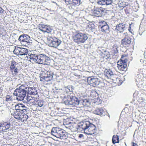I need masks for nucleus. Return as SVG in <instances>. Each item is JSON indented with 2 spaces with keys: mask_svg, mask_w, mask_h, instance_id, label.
Here are the masks:
<instances>
[{
  "mask_svg": "<svg viewBox=\"0 0 146 146\" xmlns=\"http://www.w3.org/2000/svg\"><path fill=\"white\" fill-rule=\"evenodd\" d=\"M63 100L64 103L66 105H71L75 106L78 105L80 107H88L90 105L89 100L85 99L81 100L79 97L78 98L75 96H69L64 97Z\"/></svg>",
  "mask_w": 146,
  "mask_h": 146,
  "instance_id": "obj_1",
  "label": "nucleus"
},
{
  "mask_svg": "<svg viewBox=\"0 0 146 146\" xmlns=\"http://www.w3.org/2000/svg\"><path fill=\"white\" fill-rule=\"evenodd\" d=\"M29 89V88L27 85H21L19 88H17L15 90L13 94V95L16 96L17 100H23L26 96V94H28Z\"/></svg>",
  "mask_w": 146,
  "mask_h": 146,
  "instance_id": "obj_2",
  "label": "nucleus"
},
{
  "mask_svg": "<svg viewBox=\"0 0 146 146\" xmlns=\"http://www.w3.org/2000/svg\"><path fill=\"white\" fill-rule=\"evenodd\" d=\"M88 35L86 33L79 32L73 36L74 41L77 44L84 43L88 39Z\"/></svg>",
  "mask_w": 146,
  "mask_h": 146,
  "instance_id": "obj_3",
  "label": "nucleus"
},
{
  "mask_svg": "<svg viewBox=\"0 0 146 146\" xmlns=\"http://www.w3.org/2000/svg\"><path fill=\"white\" fill-rule=\"evenodd\" d=\"M51 134L53 136L61 139H66V132L63 129L58 127H53L51 131Z\"/></svg>",
  "mask_w": 146,
  "mask_h": 146,
  "instance_id": "obj_4",
  "label": "nucleus"
},
{
  "mask_svg": "<svg viewBox=\"0 0 146 146\" xmlns=\"http://www.w3.org/2000/svg\"><path fill=\"white\" fill-rule=\"evenodd\" d=\"M53 75V73L52 72H43L40 74V80L44 81V80L47 82L50 81L52 80Z\"/></svg>",
  "mask_w": 146,
  "mask_h": 146,
  "instance_id": "obj_5",
  "label": "nucleus"
},
{
  "mask_svg": "<svg viewBox=\"0 0 146 146\" xmlns=\"http://www.w3.org/2000/svg\"><path fill=\"white\" fill-rule=\"evenodd\" d=\"M15 109L17 112L15 113V114L21 115L27 113V108L25 105L21 103L17 104L15 106Z\"/></svg>",
  "mask_w": 146,
  "mask_h": 146,
  "instance_id": "obj_6",
  "label": "nucleus"
},
{
  "mask_svg": "<svg viewBox=\"0 0 146 146\" xmlns=\"http://www.w3.org/2000/svg\"><path fill=\"white\" fill-rule=\"evenodd\" d=\"M87 81L91 86L94 87H100V85L102 83L99 79L92 77H89L88 78Z\"/></svg>",
  "mask_w": 146,
  "mask_h": 146,
  "instance_id": "obj_7",
  "label": "nucleus"
},
{
  "mask_svg": "<svg viewBox=\"0 0 146 146\" xmlns=\"http://www.w3.org/2000/svg\"><path fill=\"white\" fill-rule=\"evenodd\" d=\"M61 41L57 38H51L48 41V43L50 46L56 48L59 46Z\"/></svg>",
  "mask_w": 146,
  "mask_h": 146,
  "instance_id": "obj_8",
  "label": "nucleus"
},
{
  "mask_svg": "<svg viewBox=\"0 0 146 146\" xmlns=\"http://www.w3.org/2000/svg\"><path fill=\"white\" fill-rule=\"evenodd\" d=\"M100 25L99 28L101 29V31L106 33H108L109 31V27L107 23L104 21L100 22Z\"/></svg>",
  "mask_w": 146,
  "mask_h": 146,
  "instance_id": "obj_9",
  "label": "nucleus"
},
{
  "mask_svg": "<svg viewBox=\"0 0 146 146\" xmlns=\"http://www.w3.org/2000/svg\"><path fill=\"white\" fill-rule=\"evenodd\" d=\"M105 10L102 7L95 9L93 12L94 15L96 17H102L105 13Z\"/></svg>",
  "mask_w": 146,
  "mask_h": 146,
  "instance_id": "obj_10",
  "label": "nucleus"
},
{
  "mask_svg": "<svg viewBox=\"0 0 146 146\" xmlns=\"http://www.w3.org/2000/svg\"><path fill=\"white\" fill-rule=\"evenodd\" d=\"M41 64L44 65H49L50 62V58L44 54H41Z\"/></svg>",
  "mask_w": 146,
  "mask_h": 146,
  "instance_id": "obj_11",
  "label": "nucleus"
},
{
  "mask_svg": "<svg viewBox=\"0 0 146 146\" xmlns=\"http://www.w3.org/2000/svg\"><path fill=\"white\" fill-rule=\"evenodd\" d=\"M124 63L123 62H118L117 63V67L119 70L121 71H125L127 67L126 60L124 61Z\"/></svg>",
  "mask_w": 146,
  "mask_h": 146,
  "instance_id": "obj_12",
  "label": "nucleus"
},
{
  "mask_svg": "<svg viewBox=\"0 0 146 146\" xmlns=\"http://www.w3.org/2000/svg\"><path fill=\"white\" fill-rule=\"evenodd\" d=\"M33 41L31 39L30 37L28 35H26L23 40V41L21 42V44L24 46H27L29 44L31 45Z\"/></svg>",
  "mask_w": 146,
  "mask_h": 146,
  "instance_id": "obj_13",
  "label": "nucleus"
},
{
  "mask_svg": "<svg viewBox=\"0 0 146 146\" xmlns=\"http://www.w3.org/2000/svg\"><path fill=\"white\" fill-rule=\"evenodd\" d=\"M112 2L111 0H102L98 1V3L100 5H109L111 9L113 7V5L111 4Z\"/></svg>",
  "mask_w": 146,
  "mask_h": 146,
  "instance_id": "obj_14",
  "label": "nucleus"
},
{
  "mask_svg": "<svg viewBox=\"0 0 146 146\" xmlns=\"http://www.w3.org/2000/svg\"><path fill=\"white\" fill-rule=\"evenodd\" d=\"M65 1L66 3H68L72 6L76 7L80 5L81 0H65Z\"/></svg>",
  "mask_w": 146,
  "mask_h": 146,
  "instance_id": "obj_15",
  "label": "nucleus"
},
{
  "mask_svg": "<svg viewBox=\"0 0 146 146\" xmlns=\"http://www.w3.org/2000/svg\"><path fill=\"white\" fill-rule=\"evenodd\" d=\"M131 38L129 37H125L121 40V44L124 46H128L131 42Z\"/></svg>",
  "mask_w": 146,
  "mask_h": 146,
  "instance_id": "obj_16",
  "label": "nucleus"
},
{
  "mask_svg": "<svg viewBox=\"0 0 146 146\" xmlns=\"http://www.w3.org/2000/svg\"><path fill=\"white\" fill-rule=\"evenodd\" d=\"M94 113L100 116H104L106 114L105 112L102 108H97L94 111Z\"/></svg>",
  "mask_w": 146,
  "mask_h": 146,
  "instance_id": "obj_17",
  "label": "nucleus"
},
{
  "mask_svg": "<svg viewBox=\"0 0 146 146\" xmlns=\"http://www.w3.org/2000/svg\"><path fill=\"white\" fill-rule=\"evenodd\" d=\"M125 25L123 23H119L116 26L115 29L120 33L123 32L125 30Z\"/></svg>",
  "mask_w": 146,
  "mask_h": 146,
  "instance_id": "obj_18",
  "label": "nucleus"
},
{
  "mask_svg": "<svg viewBox=\"0 0 146 146\" xmlns=\"http://www.w3.org/2000/svg\"><path fill=\"white\" fill-rule=\"evenodd\" d=\"M90 125V122L88 121H84L80 123L79 126L83 130H85L88 129L89 125Z\"/></svg>",
  "mask_w": 146,
  "mask_h": 146,
  "instance_id": "obj_19",
  "label": "nucleus"
},
{
  "mask_svg": "<svg viewBox=\"0 0 146 146\" xmlns=\"http://www.w3.org/2000/svg\"><path fill=\"white\" fill-rule=\"evenodd\" d=\"M113 72L111 71L106 70L105 71L104 75L108 78H110L112 80H114L113 79V76H116V75H113Z\"/></svg>",
  "mask_w": 146,
  "mask_h": 146,
  "instance_id": "obj_20",
  "label": "nucleus"
},
{
  "mask_svg": "<svg viewBox=\"0 0 146 146\" xmlns=\"http://www.w3.org/2000/svg\"><path fill=\"white\" fill-rule=\"evenodd\" d=\"M32 105V107H34L35 106L37 107L38 106L41 107L43 106L44 105V103L42 100H38L36 101H35V103H33Z\"/></svg>",
  "mask_w": 146,
  "mask_h": 146,
  "instance_id": "obj_21",
  "label": "nucleus"
},
{
  "mask_svg": "<svg viewBox=\"0 0 146 146\" xmlns=\"http://www.w3.org/2000/svg\"><path fill=\"white\" fill-rule=\"evenodd\" d=\"M41 27H42V29H41L40 28V29L41 31L48 33H50L51 32L52 29L49 27L44 25H42Z\"/></svg>",
  "mask_w": 146,
  "mask_h": 146,
  "instance_id": "obj_22",
  "label": "nucleus"
},
{
  "mask_svg": "<svg viewBox=\"0 0 146 146\" xmlns=\"http://www.w3.org/2000/svg\"><path fill=\"white\" fill-rule=\"evenodd\" d=\"M107 50L106 48L101 47H98L97 50V52L99 53L102 56V55Z\"/></svg>",
  "mask_w": 146,
  "mask_h": 146,
  "instance_id": "obj_23",
  "label": "nucleus"
},
{
  "mask_svg": "<svg viewBox=\"0 0 146 146\" xmlns=\"http://www.w3.org/2000/svg\"><path fill=\"white\" fill-rule=\"evenodd\" d=\"M28 53V50L25 48H21V51L20 52V55H27Z\"/></svg>",
  "mask_w": 146,
  "mask_h": 146,
  "instance_id": "obj_24",
  "label": "nucleus"
},
{
  "mask_svg": "<svg viewBox=\"0 0 146 146\" xmlns=\"http://www.w3.org/2000/svg\"><path fill=\"white\" fill-rule=\"evenodd\" d=\"M29 58H30L32 61H33L35 62L36 63L37 58V55L35 54H31L29 56Z\"/></svg>",
  "mask_w": 146,
  "mask_h": 146,
  "instance_id": "obj_25",
  "label": "nucleus"
},
{
  "mask_svg": "<svg viewBox=\"0 0 146 146\" xmlns=\"http://www.w3.org/2000/svg\"><path fill=\"white\" fill-rule=\"evenodd\" d=\"M11 64L10 67V70L11 69H13L17 67L16 66L18 64V63L16 62L14 60H12L11 62Z\"/></svg>",
  "mask_w": 146,
  "mask_h": 146,
  "instance_id": "obj_26",
  "label": "nucleus"
},
{
  "mask_svg": "<svg viewBox=\"0 0 146 146\" xmlns=\"http://www.w3.org/2000/svg\"><path fill=\"white\" fill-rule=\"evenodd\" d=\"M37 93V92L35 89L34 88L33 89H31V90H29H29L28 91L27 95H28V94H29L33 95H36Z\"/></svg>",
  "mask_w": 146,
  "mask_h": 146,
  "instance_id": "obj_27",
  "label": "nucleus"
},
{
  "mask_svg": "<svg viewBox=\"0 0 146 146\" xmlns=\"http://www.w3.org/2000/svg\"><path fill=\"white\" fill-rule=\"evenodd\" d=\"M112 142L113 144H115L116 143H118L119 142V136L117 135H113L112 139Z\"/></svg>",
  "mask_w": 146,
  "mask_h": 146,
  "instance_id": "obj_28",
  "label": "nucleus"
},
{
  "mask_svg": "<svg viewBox=\"0 0 146 146\" xmlns=\"http://www.w3.org/2000/svg\"><path fill=\"white\" fill-rule=\"evenodd\" d=\"M4 132L6 130L8 129L11 126V124L9 123L4 122L3 123Z\"/></svg>",
  "mask_w": 146,
  "mask_h": 146,
  "instance_id": "obj_29",
  "label": "nucleus"
},
{
  "mask_svg": "<svg viewBox=\"0 0 146 146\" xmlns=\"http://www.w3.org/2000/svg\"><path fill=\"white\" fill-rule=\"evenodd\" d=\"M103 57L107 59L109 58L110 57V54L109 52L107 51V50L104 53L102 56Z\"/></svg>",
  "mask_w": 146,
  "mask_h": 146,
  "instance_id": "obj_30",
  "label": "nucleus"
},
{
  "mask_svg": "<svg viewBox=\"0 0 146 146\" xmlns=\"http://www.w3.org/2000/svg\"><path fill=\"white\" fill-rule=\"evenodd\" d=\"M96 128V127L94 125L90 122V125H89L88 127L89 130L91 129L92 130L95 131Z\"/></svg>",
  "mask_w": 146,
  "mask_h": 146,
  "instance_id": "obj_31",
  "label": "nucleus"
},
{
  "mask_svg": "<svg viewBox=\"0 0 146 146\" xmlns=\"http://www.w3.org/2000/svg\"><path fill=\"white\" fill-rule=\"evenodd\" d=\"M21 49V48L20 47L15 48L13 52L14 53H16L17 55H20Z\"/></svg>",
  "mask_w": 146,
  "mask_h": 146,
  "instance_id": "obj_32",
  "label": "nucleus"
},
{
  "mask_svg": "<svg viewBox=\"0 0 146 146\" xmlns=\"http://www.w3.org/2000/svg\"><path fill=\"white\" fill-rule=\"evenodd\" d=\"M11 71L12 72L13 74L14 75H17L18 72V70L17 67L13 69H11Z\"/></svg>",
  "mask_w": 146,
  "mask_h": 146,
  "instance_id": "obj_33",
  "label": "nucleus"
},
{
  "mask_svg": "<svg viewBox=\"0 0 146 146\" xmlns=\"http://www.w3.org/2000/svg\"><path fill=\"white\" fill-rule=\"evenodd\" d=\"M26 34H24L21 35L19 36L18 39V40L21 43L22 41H23L24 38L25 37V36H26Z\"/></svg>",
  "mask_w": 146,
  "mask_h": 146,
  "instance_id": "obj_34",
  "label": "nucleus"
},
{
  "mask_svg": "<svg viewBox=\"0 0 146 146\" xmlns=\"http://www.w3.org/2000/svg\"><path fill=\"white\" fill-rule=\"evenodd\" d=\"M26 98H25V99H26V100H27V102H26L27 103V104H29L27 105V106H31L30 105V104H31V103L33 102V99H31L30 98H28L27 99Z\"/></svg>",
  "mask_w": 146,
  "mask_h": 146,
  "instance_id": "obj_35",
  "label": "nucleus"
},
{
  "mask_svg": "<svg viewBox=\"0 0 146 146\" xmlns=\"http://www.w3.org/2000/svg\"><path fill=\"white\" fill-rule=\"evenodd\" d=\"M38 58L37 60L36 63L39 64H41V61H40V58H41V54H40L39 55H37V58Z\"/></svg>",
  "mask_w": 146,
  "mask_h": 146,
  "instance_id": "obj_36",
  "label": "nucleus"
},
{
  "mask_svg": "<svg viewBox=\"0 0 146 146\" xmlns=\"http://www.w3.org/2000/svg\"><path fill=\"white\" fill-rule=\"evenodd\" d=\"M87 28L90 29V30H92L94 28V25L93 24H89L87 26Z\"/></svg>",
  "mask_w": 146,
  "mask_h": 146,
  "instance_id": "obj_37",
  "label": "nucleus"
},
{
  "mask_svg": "<svg viewBox=\"0 0 146 146\" xmlns=\"http://www.w3.org/2000/svg\"><path fill=\"white\" fill-rule=\"evenodd\" d=\"M74 87L72 86H67V89L69 90L70 92H72L73 90L74 89Z\"/></svg>",
  "mask_w": 146,
  "mask_h": 146,
  "instance_id": "obj_38",
  "label": "nucleus"
},
{
  "mask_svg": "<svg viewBox=\"0 0 146 146\" xmlns=\"http://www.w3.org/2000/svg\"><path fill=\"white\" fill-rule=\"evenodd\" d=\"M124 56L125 57V55H122L121 56V59H120V60L118 61V62L122 61V62H123V63H124V60H126V62H127V59L126 58H125L124 59Z\"/></svg>",
  "mask_w": 146,
  "mask_h": 146,
  "instance_id": "obj_39",
  "label": "nucleus"
},
{
  "mask_svg": "<svg viewBox=\"0 0 146 146\" xmlns=\"http://www.w3.org/2000/svg\"><path fill=\"white\" fill-rule=\"evenodd\" d=\"M4 132L3 123H0V132Z\"/></svg>",
  "mask_w": 146,
  "mask_h": 146,
  "instance_id": "obj_40",
  "label": "nucleus"
},
{
  "mask_svg": "<svg viewBox=\"0 0 146 146\" xmlns=\"http://www.w3.org/2000/svg\"><path fill=\"white\" fill-rule=\"evenodd\" d=\"M96 101H95V103H96V102H97L96 104H99L101 103V100H100L99 98H97L96 99Z\"/></svg>",
  "mask_w": 146,
  "mask_h": 146,
  "instance_id": "obj_41",
  "label": "nucleus"
},
{
  "mask_svg": "<svg viewBox=\"0 0 146 146\" xmlns=\"http://www.w3.org/2000/svg\"><path fill=\"white\" fill-rule=\"evenodd\" d=\"M6 101H10L12 100V98L9 97V96H7L6 97Z\"/></svg>",
  "mask_w": 146,
  "mask_h": 146,
  "instance_id": "obj_42",
  "label": "nucleus"
},
{
  "mask_svg": "<svg viewBox=\"0 0 146 146\" xmlns=\"http://www.w3.org/2000/svg\"><path fill=\"white\" fill-rule=\"evenodd\" d=\"M22 115H23V118H25V119H24L25 120H26L28 119V118H29L28 116L26 114H23Z\"/></svg>",
  "mask_w": 146,
  "mask_h": 146,
  "instance_id": "obj_43",
  "label": "nucleus"
},
{
  "mask_svg": "<svg viewBox=\"0 0 146 146\" xmlns=\"http://www.w3.org/2000/svg\"><path fill=\"white\" fill-rule=\"evenodd\" d=\"M4 11V10L2 8L0 7V13H3V11Z\"/></svg>",
  "mask_w": 146,
  "mask_h": 146,
  "instance_id": "obj_44",
  "label": "nucleus"
},
{
  "mask_svg": "<svg viewBox=\"0 0 146 146\" xmlns=\"http://www.w3.org/2000/svg\"><path fill=\"white\" fill-rule=\"evenodd\" d=\"M132 146H138L137 144L134 142L132 143Z\"/></svg>",
  "mask_w": 146,
  "mask_h": 146,
  "instance_id": "obj_45",
  "label": "nucleus"
},
{
  "mask_svg": "<svg viewBox=\"0 0 146 146\" xmlns=\"http://www.w3.org/2000/svg\"><path fill=\"white\" fill-rule=\"evenodd\" d=\"M64 90L65 91V92H66L67 93H68V92H70L69 91V90H67V87H66L65 88Z\"/></svg>",
  "mask_w": 146,
  "mask_h": 146,
  "instance_id": "obj_46",
  "label": "nucleus"
},
{
  "mask_svg": "<svg viewBox=\"0 0 146 146\" xmlns=\"http://www.w3.org/2000/svg\"><path fill=\"white\" fill-rule=\"evenodd\" d=\"M83 134H80L79 135V137L80 138H81V137H83Z\"/></svg>",
  "mask_w": 146,
  "mask_h": 146,
  "instance_id": "obj_47",
  "label": "nucleus"
},
{
  "mask_svg": "<svg viewBox=\"0 0 146 146\" xmlns=\"http://www.w3.org/2000/svg\"><path fill=\"white\" fill-rule=\"evenodd\" d=\"M124 34L125 35V36H127L128 34L127 33H124Z\"/></svg>",
  "mask_w": 146,
  "mask_h": 146,
  "instance_id": "obj_48",
  "label": "nucleus"
},
{
  "mask_svg": "<svg viewBox=\"0 0 146 146\" xmlns=\"http://www.w3.org/2000/svg\"><path fill=\"white\" fill-rule=\"evenodd\" d=\"M2 32H1V30H0V36L2 35Z\"/></svg>",
  "mask_w": 146,
  "mask_h": 146,
  "instance_id": "obj_49",
  "label": "nucleus"
},
{
  "mask_svg": "<svg viewBox=\"0 0 146 146\" xmlns=\"http://www.w3.org/2000/svg\"><path fill=\"white\" fill-rule=\"evenodd\" d=\"M135 94H137L136 92H135V93H134V94H133V96H134V95Z\"/></svg>",
  "mask_w": 146,
  "mask_h": 146,
  "instance_id": "obj_50",
  "label": "nucleus"
},
{
  "mask_svg": "<svg viewBox=\"0 0 146 146\" xmlns=\"http://www.w3.org/2000/svg\"><path fill=\"white\" fill-rule=\"evenodd\" d=\"M128 30L130 31V30L129 29Z\"/></svg>",
  "mask_w": 146,
  "mask_h": 146,
  "instance_id": "obj_51",
  "label": "nucleus"
},
{
  "mask_svg": "<svg viewBox=\"0 0 146 146\" xmlns=\"http://www.w3.org/2000/svg\"><path fill=\"white\" fill-rule=\"evenodd\" d=\"M31 1H32V0H30Z\"/></svg>",
  "mask_w": 146,
  "mask_h": 146,
  "instance_id": "obj_52",
  "label": "nucleus"
},
{
  "mask_svg": "<svg viewBox=\"0 0 146 146\" xmlns=\"http://www.w3.org/2000/svg\"><path fill=\"white\" fill-rule=\"evenodd\" d=\"M31 1H32V0H30Z\"/></svg>",
  "mask_w": 146,
  "mask_h": 146,
  "instance_id": "obj_53",
  "label": "nucleus"
}]
</instances>
